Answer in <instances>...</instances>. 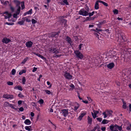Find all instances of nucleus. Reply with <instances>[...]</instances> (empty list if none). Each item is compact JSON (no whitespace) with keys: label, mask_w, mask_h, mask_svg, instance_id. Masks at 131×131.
<instances>
[{"label":"nucleus","mask_w":131,"mask_h":131,"mask_svg":"<svg viewBox=\"0 0 131 131\" xmlns=\"http://www.w3.org/2000/svg\"><path fill=\"white\" fill-rule=\"evenodd\" d=\"M127 40L126 38L124 36L120 34H119L118 37L117 41L120 44V46L122 50H123L125 51H127L128 49L125 48V45L123 44L122 43L123 42L126 41Z\"/></svg>","instance_id":"f257e3e1"},{"label":"nucleus","mask_w":131,"mask_h":131,"mask_svg":"<svg viewBox=\"0 0 131 131\" xmlns=\"http://www.w3.org/2000/svg\"><path fill=\"white\" fill-rule=\"evenodd\" d=\"M79 13L80 15H82L83 16H86L89 15V16L90 17L93 15L92 13H89L87 11L83 9L80 10Z\"/></svg>","instance_id":"f03ea898"},{"label":"nucleus","mask_w":131,"mask_h":131,"mask_svg":"<svg viewBox=\"0 0 131 131\" xmlns=\"http://www.w3.org/2000/svg\"><path fill=\"white\" fill-rule=\"evenodd\" d=\"M13 2L16 4V7H17V11L18 12L17 13L18 14H19L20 12L21 9V7L20 6L21 3L19 1L17 0H14Z\"/></svg>","instance_id":"7ed1b4c3"},{"label":"nucleus","mask_w":131,"mask_h":131,"mask_svg":"<svg viewBox=\"0 0 131 131\" xmlns=\"http://www.w3.org/2000/svg\"><path fill=\"white\" fill-rule=\"evenodd\" d=\"M48 50L50 52L55 53V54H57L59 53V50L56 48L53 47L49 48H48Z\"/></svg>","instance_id":"20e7f679"},{"label":"nucleus","mask_w":131,"mask_h":131,"mask_svg":"<svg viewBox=\"0 0 131 131\" xmlns=\"http://www.w3.org/2000/svg\"><path fill=\"white\" fill-rule=\"evenodd\" d=\"M74 53L78 58L82 59L83 57L82 54L79 50H76L74 51Z\"/></svg>","instance_id":"39448f33"},{"label":"nucleus","mask_w":131,"mask_h":131,"mask_svg":"<svg viewBox=\"0 0 131 131\" xmlns=\"http://www.w3.org/2000/svg\"><path fill=\"white\" fill-rule=\"evenodd\" d=\"M60 32L59 31L58 32H51L50 34V37H54L55 38L58 37L59 35V34L60 33Z\"/></svg>","instance_id":"423d86ee"},{"label":"nucleus","mask_w":131,"mask_h":131,"mask_svg":"<svg viewBox=\"0 0 131 131\" xmlns=\"http://www.w3.org/2000/svg\"><path fill=\"white\" fill-rule=\"evenodd\" d=\"M3 16L5 17V19L9 18L12 16V15L10 13H9L8 12H4L3 14Z\"/></svg>","instance_id":"0eeeda50"},{"label":"nucleus","mask_w":131,"mask_h":131,"mask_svg":"<svg viewBox=\"0 0 131 131\" xmlns=\"http://www.w3.org/2000/svg\"><path fill=\"white\" fill-rule=\"evenodd\" d=\"M3 97L7 99H12L14 98V96L12 95L6 94H4L3 95Z\"/></svg>","instance_id":"6e6552de"},{"label":"nucleus","mask_w":131,"mask_h":131,"mask_svg":"<svg viewBox=\"0 0 131 131\" xmlns=\"http://www.w3.org/2000/svg\"><path fill=\"white\" fill-rule=\"evenodd\" d=\"M68 109H64L61 110L62 112V113L64 117H66L67 116L68 114Z\"/></svg>","instance_id":"1a4fd4ad"},{"label":"nucleus","mask_w":131,"mask_h":131,"mask_svg":"<svg viewBox=\"0 0 131 131\" xmlns=\"http://www.w3.org/2000/svg\"><path fill=\"white\" fill-rule=\"evenodd\" d=\"M2 41L3 43L7 44L9 43V42H11V40L9 38H7L6 37H4L2 39Z\"/></svg>","instance_id":"9d476101"},{"label":"nucleus","mask_w":131,"mask_h":131,"mask_svg":"<svg viewBox=\"0 0 131 131\" xmlns=\"http://www.w3.org/2000/svg\"><path fill=\"white\" fill-rule=\"evenodd\" d=\"M64 76L66 78L68 79H71L72 77V75L70 73H67L65 74Z\"/></svg>","instance_id":"9b49d317"},{"label":"nucleus","mask_w":131,"mask_h":131,"mask_svg":"<svg viewBox=\"0 0 131 131\" xmlns=\"http://www.w3.org/2000/svg\"><path fill=\"white\" fill-rule=\"evenodd\" d=\"M33 43L31 41H29L27 42L26 43V45L27 47L30 48L32 47Z\"/></svg>","instance_id":"f8f14e48"},{"label":"nucleus","mask_w":131,"mask_h":131,"mask_svg":"<svg viewBox=\"0 0 131 131\" xmlns=\"http://www.w3.org/2000/svg\"><path fill=\"white\" fill-rule=\"evenodd\" d=\"M114 64L113 62L110 63L107 65V68L110 69L114 67Z\"/></svg>","instance_id":"ddd939ff"},{"label":"nucleus","mask_w":131,"mask_h":131,"mask_svg":"<svg viewBox=\"0 0 131 131\" xmlns=\"http://www.w3.org/2000/svg\"><path fill=\"white\" fill-rule=\"evenodd\" d=\"M66 40L67 41V42L69 43L70 45L71 46V44L72 43V41L71 38L67 36V37L66 38Z\"/></svg>","instance_id":"4468645a"},{"label":"nucleus","mask_w":131,"mask_h":131,"mask_svg":"<svg viewBox=\"0 0 131 131\" xmlns=\"http://www.w3.org/2000/svg\"><path fill=\"white\" fill-rule=\"evenodd\" d=\"M34 54L38 56V57H40L42 59L45 61H46L47 60L43 56H42L40 54H39L38 53H34Z\"/></svg>","instance_id":"2eb2a0df"},{"label":"nucleus","mask_w":131,"mask_h":131,"mask_svg":"<svg viewBox=\"0 0 131 131\" xmlns=\"http://www.w3.org/2000/svg\"><path fill=\"white\" fill-rule=\"evenodd\" d=\"M109 57L112 58L113 60H116L118 58V57H117L116 55H110L108 56Z\"/></svg>","instance_id":"dca6fc26"},{"label":"nucleus","mask_w":131,"mask_h":131,"mask_svg":"<svg viewBox=\"0 0 131 131\" xmlns=\"http://www.w3.org/2000/svg\"><path fill=\"white\" fill-rule=\"evenodd\" d=\"M93 30L94 31V35L96 36V37H97L99 39V35L98 34H100V33L98 32H97V31L93 29Z\"/></svg>","instance_id":"f3484780"},{"label":"nucleus","mask_w":131,"mask_h":131,"mask_svg":"<svg viewBox=\"0 0 131 131\" xmlns=\"http://www.w3.org/2000/svg\"><path fill=\"white\" fill-rule=\"evenodd\" d=\"M99 0H98L96 1L95 5L94 8L95 9H98L99 8Z\"/></svg>","instance_id":"a211bd4d"},{"label":"nucleus","mask_w":131,"mask_h":131,"mask_svg":"<svg viewBox=\"0 0 131 131\" xmlns=\"http://www.w3.org/2000/svg\"><path fill=\"white\" fill-rule=\"evenodd\" d=\"M67 20L64 19H62L61 20V23L64 24V27H66L67 26Z\"/></svg>","instance_id":"6ab92c4d"},{"label":"nucleus","mask_w":131,"mask_h":131,"mask_svg":"<svg viewBox=\"0 0 131 131\" xmlns=\"http://www.w3.org/2000/svg\"><path fill=\"white\" fill-rule=\"evenodd\" d=\"M86 114V113H83L81 114L80 115L78 119L80 121L82 119L83 117Z\"/></svg>","instance_id":"aec40b11"},{"label":"nucleus","mask_w":131,"mask_h":131,"mask_svg":"<svg viewBox=\"0 0 131 131\" xmlns=\"http://www.w3.org/2000/svg\"><path fill=\"white\" fill-rule=\"evenodd\" d=\"M24 123L26 125H29L31 123V122L30 121L29 119H26L24 122Z\"/></svg>","instance_id":"412c9836"},{"label":"nucleus","mask_w":131,"mask_h":131,"mask_svg":"<svg viewBox=\"0 0 131 131\" xmlns=\"http://www.w3.org/2000/svg\"><path fill=\"white\" fill-rule=\"evenodd\" d=\"M25 129L29 131H31L32 130V129L31 128V126H26L25 127Z\"/></svg>","instance_id":"4be33fe9"},{"label":"nucleus","mask_w":131,"mask_h":131,"mask_svg":"<svg viewBox=\"0 0 131 131\" xmlns=\"http://www.w3.org/2000/svg\"><path fill=\"white\" fill-rule=\"evenodd\" d=\"M88 124H91L92 123V118H91L89 116L88 117Z\"/></svg>","instance_id":"5701e85b"},{"label":"nucleus","mask_w":131,"mask_h":131,"mask_svg":"<svg viewBox=\"0 0 131 131\" xmlns=\"http://www.w3.org/2000/svg\"><path fill=\"white\" fill-rule=\"evenodd\" d=\"M10 104L7 102H5L4 104V106L5 107L10 106Z\"/></svg>","instance_id":"b1692460"},{"label":"nucleus","mask_w":131,"mask_h":131,"mask_svg":"<svg viewBox=\"0 0 131 131\" xmlns=\"http://www.w3.org/2000/svg\"><path fill=\"white\" fill-rule=\"evenodd\" d=\"M113 112L112 111H107L106 112V114L107 115V116H110L112 115V114Z\"/></svg>","instance_id":"393cba45"},{"label":"nucleus","mask_w":131,"mask_h":131,"mask_svg":"<svg viewBox=\"0 0 131 131\" xmlns=\"http://www.w3.org/2000/svg\"><path fill=\"white\" fill-rule=\"evenodd\" d=\"M15 89H18L19 90L21 91L23 90V89L21 86L19 85L17 86H16L14 88Z\"/></svg>","instance_id":"a878e982"},{"label":"nucleus","mask_w":131,"mask_h":131,"mask_svg":"<svg viewBox=\"0 0 131 131\" xmlns=\"http://www.w3.org/2000/svg\"><path fill=\"white\" fill-rule=\"evenodd\" d=\"M108 121L105 119H104L101 122V124H107L108 123Z\"/></svg>","instance_id":"bb28decb"},{"label":"nucleus","mask_w":131,"mask_h":131,"mask_svg":"<svg viewBox=\"0 0 131 131\" xmlns=\"http://www.w3.org/2000/svg\"><path fill=\"white\" fill-rule=\"evenodd\" d=\"M76 104L78 106H75L74 107V109H73V110L75 111H76L80 106V105L78 103H76Z\"/></svg>","instance_id":"cd10ccee"},{"label":"nucleus","mask_w":131,"mask_h":131,"mask_svg":"<svg viewBox=\"0 0 131 131\" xmlns=\"http://www.w3.org/2000/svg\"><path fill=\"white\" fill-rule=\"evenodd\" d=\"M99 2L103 4L104 5H105V6H108V4L106 3L103 1H100V0H99Z\"/></svg>","instance_id":"c85d7f7f"},{"label":"nucleus","mask_w":131,"mask_h":131,"mask_svg":"<svg viewBox=\"0 0 131 131\" xmlns=\"http://www.w3.org/2000/svg\"><path fill=\"white\" fill-rule=\"evenodd\" d=\"M28 59L29 58L28 57H26L23 60L21 63L22 64H24Z\"/></svg>","instance_id":"c756f323"},{"label":"nucleus","mask_w":131,"mask_h":131,"mask_svg":"<svg viewBox=\"0 0 131 131\" xmlns=\"http://www.w3.org/2000/svg\"><path fill=\"white\" fill-rule=\"evenodd\" d=\"M69 86L72 88V89H69V90L70 91L72 90L73 89L75 88V86L74 85L72 84H71V85H69Z\"/></svg>","instance_id":"7c9ffc66"},{"label":"nucleus","mask_w":131,"mask_h":131,"mask_svg":"<svg viewBox=\"0 0 131 131\" xmlns=\"http://www.w3.org/2000/svg\"><path fill=\"white\" fill-rule=\"evenodd\" d=\"M21 7H22V9H23L25 8V7L24 6V2L23 1L21 2Z\"/></svg>","instance_id":"2f4dec72"},{"label":"nucleus","mask_w":131,"mask_h":131,"mask_svg":"<svg viewBox=\"0 0 131 131\" xmlns=\"http://www.w3.org/2000/svg\"><path fill=\"white\" fill-rule=\"evenodd\" d=\"M26 81V80L25 77H23L22 81V83L23 84H25Z\"/></svg>","instance_id":"473e14b6"},{"label":"nucleus","mask_w":131,"mask_h":131,"mask_svg":"<svg viewBox=\"0 0 131 131\" xmlns=\"http://www.w3.org/2000/svg\"><path fill=\"white\" fill-rule=\"evenodd\" d=\"M45 92L46 93L48 94H52V93L49 90H45Z\"/></svg>","instance_id":"72a5a7b5"},{"label":"nucleus","mask_w":131,"mask_h":131,"mask_svg":"<svg viewBox=\"0 0 131 131\" xmlns=\"http://www.w3.org/2000/svg\"><path fill=\"white\" fill-rule=\"evenodd\" d=\"M64 3L66 5H69L68 2H67V0H64L63 1Z\"/></svg>","instance_id":"f704fd0d"},{"label":"nucleus","mask_w":131,"mask_h":131,"mask_svg":"<svg viewBox=\"0 0 131 131\" xmlns=\"http://www.w3.org/2000/svg\"><path fill=\"white\" fill-rule=\"evenodd\" d=\"M114 127V126L113 125H111L110 126V129L112 131L113 130Z\"/></svg>","instance_id":"c9c22d12"},{"label":"nucleus","mask_w":131,"mask_h":131,"mask_svg":"<svg viewBox=\"0 0 131 131\" xmlns=\"http://www.w3.org/2000/svg\"><path fill=\"white\" fill-rule=\"evenodd\" d=\"M91 114L93 118L94 119H95V118L96 117L97 115L96 114H95L93 113L92 112H91Z\"/></svg>","instance_id":"e433bc0d"},{"label":"nucleus","mask_w":131,"mask_h":131,"mask_svg":"<svg viewBox=\"0 0 131 131\" xmlns=\"http://www.w3.org/2000/svg\"><path fill=\"white\" fill-rule=\"evenodd\" d=\"M113 12L114 14H117L118 13V10L116 9H115L113 10Z\"/></svg>","instance_id":"4c0bfd02"},{"label":"nucleus","mask_w":131,"mask_h":131,"mask_svg":"<svg viewBox=\"0 0 131 131\" xmlns=\"http://www.w3.org/2000/svg\"><path fill=\"white\" fill-rule=\"evenodd\" d=\"M16 72V71L15 69H13L12 71V75H14L15 74Z\"/></svg>","instance_id":"58836bf2"},{"label":"nucleus","mask_w":131,"mask_h":131,"mask_svg":"<svg viewBox=\"0 0 131 131\" xmlns=\"http://www.w3.org/2000/svg\"><path fill=\"white\" fill-rule=\"evenodd\" d=\"M123 104L122 106L123 108L124 109H126V103L125 102H123Z\"/></svg>","instance_id":"ea45409f"},{"label":"nucleus","mask_w":131,"mask_h":131,"mask_svg":"<svg viewBox=\"0 0 131 131\" xmlns=\"http://www.w3.org/2000/svg\"><path fill=\"white\" fill-rule=\"evenodd\" d=\"M31 22L32 24H34L37 22V21L34 19H32Z\"/></svg>","instance_id":"a19ab883"},{"label":"nucleus","mask_w":131,"mask_h":131,"mask_svg":"<svg viewBox=\"0 0 131 131\" xmlns=\"http://www.w3.org/2000/svg\"><path fill=\"white\" fill-rule=\"evenodd\" d=\"M7 84L9 85H12L13 84V83L12 82L10 81H8L7 82Z\"/></svg>","instance_id":"79ce46f5"},{"label":"nucleus","mask_w":131,"mask_h":131,"mask_svg":"<svg viewBox=\"0 0 131 131\" xmlns=\"http://www.w3.org/2000/svg\"><path fill=\"white\" fill-rule=\"evenodd\" d=\"M105 22L106 21L105 20H103L100 22L99 24L100 25H102L103 24L105 23Z\"/></svg>","instance_id":"37998d69"},{"label":"nucleus","mask_w":131,"mask_h":131,"mask_svg":"<svg viewBox=\"0 0 131 131\" xmlns=\"http://www.w3.org/2000/svg\"><path fill=\"white\" fill-rule=\"evenodd\" d=\"M10 107L12 108L13 109H14L15 110H16L17 109L16 108H15L14 107V105L10 104Z\"/></svg>","instance_id":"c03bdc74"},{"label":"nucleus","mask_w":131,"mask_h":131,"mask_svg":"<svg viewBox=\"0 0 131 131\" xmlns=\"http://www.w3.org/2000/svg\"><path fill=\"white\" fill-rule=\"evenodd\" d=\"M32 9H31L29 11L27 12V14H31L32 13Z\"/></svg>","instance_id":"a18cd8bd"},{"label":"nucleus","mask_w":131,"mask_h":131,"mask_svg":"<svg viewBox=\"0 0 131 131\" xmlns=\"http://www.w3.org/2000/svg\"><path fill=\"white\" fill-rule=\"evenodd\" d=\"M102 114L104 115V118H106L107 116L106 112H103V113Z\"/></svg>","instance_id":"49530a36"},{"label":"nucleus","mask_w":131,"mask_h":131,"mask_svg":"<svg viewBox=\"0 0 131 131\" xmlns=\"http://www.w3.org/2000/svg\"><path fill=\"white\" fill-rule=\"evenodd\" d=\"M10 10H11V11L12 12H14V8L13 6H10Z\"/></svg>","instance_id":"de8ad7c7"},{"label":"nucleus","mask_w":131,"mask_h":131,"mask_svg":"<svg viewBox=\"0 0 131 131\" xmlns=\"http://www.w3.org/2000/svg\"><path fill=\"white\" fill-rule=\"evenodd\" d=\"M18 96L20 98H23L24 97V96L21 93L19 94L18 95Z\"/></svg>","instance_id":"09e8293b"},{"label":"nucleus","mask_w":131,"mask_h":131,"mask_svg":"<svg viewBox=\"0 0 131 131\" xmlns=\"http://www.w3.org/2000/svg\"><path fill=\"white\" fill-rule=\"evenodd\" d=\"M39 102L40 104H42L44 102L43 100L42 99H41L39 100Z\"/></svg>","instance_id":"8fccbe9b"},{"label":"nucleus","mask_w":131,"mask_h":131,"mask_svg":"<svg viewBox=\"0 0 131 131\" xmlns=\"http://www.w3.org/2000/svg\"><path fill=\"white\" fill-rule=\"evenodd\" d=\"M18 24H19L20 25H22L23 24L24 21H19L18 22Z\"/></svg>","instance_id":"3c124183"},{"label":"nucleus","mask_w":131,"mask_h":131,"mask_svg":"<svg viewBox=\"0 0 131 131\" xmlns=\"http://www.w3.org/2000/svg\"><path fill=\"white\" fill-rule=\"evenodd\" d=\"M17 12H16V14H14L13 15V17L14 18H17V15H18L17 14Z\"/></svg>","instance_id":"603ef678"},{"label":"nucleus","mask_w":131,"mask_h":131,"mask_svg":"<svg viewBox=\"0 0 131 131\" xmlns=\"http://www.w3.org/2000/svg\"><path fill=\"white\" fill-rule=\"evenodd\" d=\"M92 20V18L87 17L86 18V19H85V20L86 21L87 20Z\"/></svg>","instance_id":"864d4df0"},{"label":"nucleus","mask_w":131,"mask_h":131,"mask_svg":"<svg viewBox=\"0 0 131 131\" xmlns=\"http://www.w3.org/2000/svg\"><path fill=\"white\" fill-rule=\"evenodd\" d=\"M96 119L97 121L100 122H101L102 120V119L101 118H96Z\"/></svg>","instance_id":"5fc2aeb1"},{"label":"nucleus","mask_w":131,"mask_h":131,"mask_svg":"<svg viewBox=\"0 0 131 131\" xmlns=\"http://www.w3.org/2000/svg\"><path fill=\"white\" fill-rule=\"evenodd\" d=\"M19 110L20 111L22 112L24 111V109L23 107H21L19 108Z\"/></svg>","instance_id":"6e6d98bb"},{"label":"nucleus","mask_w":131,"mask_h":131,"mask_svg":"<svg viewBox=\"0 0 131 131\" xmlns=\"http://www.w3.org/2000/svg\"><path fill=\"white\" fill-rule=\"evenodd\" d=\"M94 113L96 114V115L99 113V112L98 111L94 110L93 111Z\"/></svg>","instance_id":"4d7b16f0"},{"label":"nucleus","mask_w":131,"mask_h":131,"mask_svg":"<svg viewBox=\"0 0 131 131\" xmlns=\"http://www.w3.org/2000/svg\"><path fill=\"white\" fill-rule=\"evenodd\" d=\"M96 29L97 31V32H100L102 31V30L99 29L97 28H96Z\"/></svg>","instance_id":"13d9d810"},{"label":"nucleus","mask_w":131,"mask_h":131,"mask_svg":"<svg viewBox=\"0 0 131 131\" xmlns=\"http://www.w3.org/2000/svg\"><path fill=\"white\" fill-rule=\"evenodd\" d=\"M54 55H55L54 56V57H59L61 56V55H56V54H55Z\"/></svg>","instance_id":"bf43d9fd"},{"label":"nucleus","mask_w":131,"mask_h":131,"mask_svg":"<svg viewBox=\"0 0 131 131\" xmlns=\"http://www.w3.org/2000/svg\"><path fill=\"white\" fill-rule=\"evenodd\" d=\"M83 45V44H80L79 46V50H81V47Z\"/></svg>","instance_id":"052dcab7"},{"label":"nucleus","mask_w":131,"mask_h":131,"mask_svg":"<svg viewBox=\"0 0 131 131\" xmlns=\"http://www.w3.org/2000/svg\"><path fill=\"white\" fill-rule=\"evenodd\" d=\"M47 83L48 85H50V86L48 87L49 88H50L51 87V85L50 84V83L49 81H47Z\"/></svg>","instance_id":"680f3d73"},{"label":"nucleus","mask_w":131,"mask_h":131,"mask_svg":"<svg viewBox=\"0 0 131 131\" xmlns=\"http://www.w3.org/2000/svg\"><path fill=\"white\" fill-rule=\"evenodd\" d=\"M118 129L120 131H121V130H122V126H119L118 127Z\"/></svg>","instance_id":"e2e57ef3"},{"label":"nucleus","mask_w":131,"mask_h":131,"mask_svg":"<svg viewBox=\"0 0 131 131\" xmlns=\"http://www.w3.org/2000/svg\"><path fill=\"white\" fill-rule=\"evenodd\" d=\"M73 37H74V39L75 41H76L78 40V37L77 36H73Z\"/></svg>","instance_id":"0e129e2a"},{"label":"nucleus","mask_w":131,"mask_h":131,"mask_svg":"<svg viewBox=\"0 0 131 131\" xmlns=\"http://www.w3.org/2000/svg\"><path fill=\"white\" fill-rule=\"evenodd\" d=\"M116 52L114 51L112 52L111 54V55H116Z\"/></svg>","instance_id":"69168bd1"},{"label":"nucleus","mask_w":131,"mask_h":131,"mask_svg":"<svg viewBox=\"0 0 131 131\" xmlns=\"http://www.w3.org/2000/svg\"><path fill=\"white\" fill-rule=\"evenodd\" d=\"M37 68L35 67L34 68L33 70H32V71L33 72H34L35 71H36L37 70Z\"/></svg>","instance_id":"338daca9"},{"label":"nucleus","mask_w":131,"mask_h":131,"mask_svg":"<svg viewBox=\"0 0 131 131\" xmlns=\"http://www.w3.org/2000/svg\"><path fill=\"white\" fill-rule=\"evenodd\" d=\"M22 101L21 100H19L18 101V105H20L22 103Z\"/></svg>","instance_id":"774afa93"}]
</instances>
